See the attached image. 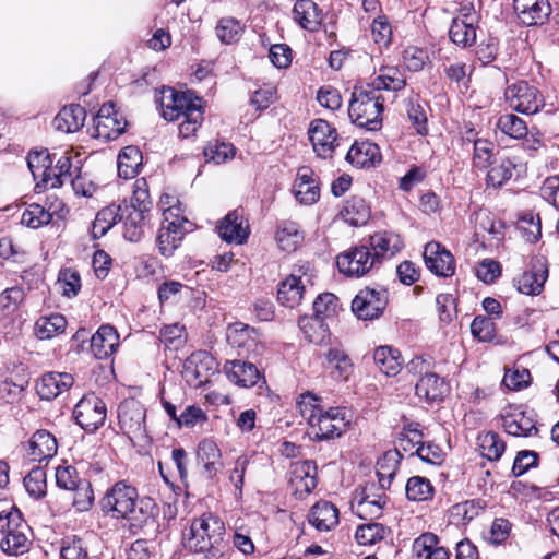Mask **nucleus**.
I'll use <instances>...</instances> for the list:
<instances>
[{
    "label": "nucleus",
    "mask_w": 559,
    "mask_h": 559,
    "mask_svg": "<svg viewBox=\"0 0 559 559\" xmlns=\"http://www.w3.org/2000/svg\"><path fill=\"white\" fill-rule=\"evenodd\" d=\"M304 290L305 286L302 284L301 277L292 274L278 285L277 300L283 306L294 308L300 304L304 296Z\"/></svg>",
    "instance_id": "35"
},
{
    "label": "nucleus",
    "mask_w": 559,
    "mask_h": 559,
    "mask_svg": "<svg viewBox=\"0 0 559 559\" xmlns=\"http://www.w3.org/2000/svg\"><path fill=\"white\" fill-rule=\"evenodd\" d=\"M373 359L379 370L388 377L399 374L404 362L401 353L391 346L378 347L373 353Z\"/></svg>",
    "instance_id": "34"
},
{
    "label": "nucleus",
    "mask_w": 559,
    "mask_h": 559,
    "mask_svg": "<svg viewBox=\"0 0 559 559\" xmlns=\"http://www.w3.org/2000/svg\"><path fill=\"white\" fill-rule=\"evenodd\" d=\"M326 368L337 373V377L347 380L354 370L350 357L342 348H330L325 353Z\"/></svg>",
    "instance_id": "42"
},
{
    "label": "nucleus",
    "mask_w": 559,
    "mask_h": 559,
    "mask_svg": "<svg viewBox=\"0 0 559 559\" xmlns=\"http://www.w3.org/2000/svg\"><path fill=\"white\" fill-rule=\"evenodd\" d=\"M29 526L26 530L17 528L8 536H3L0 547L3 552L10 556H20L28 551L31 540L28 538Z\"/></svg>",
    "instance_id": "40"
},
{
    "label": "nucleus",
    "mask_w": 559,
    "mask_h": 559,
    "mask_svg": "<svg viewBox=\"0 0 559 559\" xmlns=\"http://www.w3.org/2000/svg\"><path fill=\"white\" fill-rule=\"evenodd\" d=\"M369 242L377 263H380L381 259L395 255L404 246L401 236L392 231L377 233L370 237Z\"/></svg>",
    "instance_id": "23"
},
{
    "label": "nucleus",
    "mask_w": 559,
    "mask_h": 559,
    "mask_svg": "<svg viewBox=\"0 0 559 559\" xmlns=\"http://www.w3.org/2000/svg\"><path fill=\"white\" fill-rule=\"evenodd\" d=\"M138 490L126 481L116 483L103 497L100 504L105 513L124 519L135 506Z\"/></svg>",
    "instance_id": "7"
},
{
    "label": "nucleus",
    "mask_w": 559,
    "mask_h": 559,
    "mask_svg": "<svg viewBox=\"0 0 559 559\" xmlns=\"http://www.w3.org/2000/svg\"><path fill=\"white\" fill-rule=\"evenodd\" d=\"M377 264L374 255L368 246H357L336 259L338 271L348 277H361Z\"/></svg>",
    "instance_id": "8"
},
{
    "label": "nucleus",
    "mask_w": 559,
    "mask_h": 559,
    "mask_svg": "<svg viewBox=\"0 0 559 559\" xmlns=\"http://www.w3.org/2000/svg\"><path fill=\"white\" fill-rule=\"evenodd\" d=\"M298 325L310 343L322 345L330 338L329 324L319 317H302L299 319Z\"/></svg>",
    "instance_id": "36"
},
{
    "label": "nucleus",
    "mask_w": 559,
    "mask_h": 559,
    "mask_svg": "<svg viewBox=\"0 0 559 559\" xmlns=\"http://www.w3.org/2000/svg\"><path fill=\"white\" fill-rule=\"evenodd\" d=\"M308 521L320 532L331 531L338 524V510L332 502L321 500L310 509Z\"/></svg>",
    "instance_id": "24"
},
{
    "label": "nucleus",
    "mask_w": 559,
    "mask_h": 559,
    "mask_svg": "<svg viewBox=\"0 0 559 559\" xmlns=\"http://www.w3.org/2000/svg\"><path fill=\"white\" fill-rule=\"evenodd\" d=\"M67 320L62 314L53 313L40 317L35 323V333L40 340H49L64 332Z\"/></svg>",
    "instance_id": "44"
},
{
    "label": "nucleus",
    "mask_w": 559,
    "mask_h": 559,
    "mask_svg": "<svg viewBox=\"0 0 559 559\" xmlns=\"http://www.w3.org/2000/svg\"><path fill=\"white\" fill-rule=\"evenodd\" d=\"M253 333V329L241 322H237L228 326L226 337L231 347L238 349H250L255 343Z\"/></svg>",
    "instance_id": "45"
},
{
    "label": "nucleus",
    "mask_w": 559,
    "mask_h": 559,
    "mask_svg": "<svg viewBox=\"0 0 559 559\" xmlns=\"http://www.w3.org/2000/svg\"><path fill=\"white\" fill-rule=\"evenodd\" d=\"M157 512L155 501L150 497L136 498L135 506H132L130 514L124 519L129 520L133 526H142L154 520Z\"/></svg>",
    "instance_id": "41"
},
{
    "label": "nucleus",
    "mask_w": 559,
    "mask_h": 559,
    "mask_svg": "<svg viewBox=\"0 0 559 559\" xmlns=\"http://www.w3.org/2000/svg\"><path fill=\"white\" fill-rule=\"evenodd\" d=\"M20 527L26 530L27 524L16 507L11 506L9 509L0 511V533L3 536H8Z\"/></svg>",
    "instance_id": "55"
},
{
    "label": "nucleus",
    "mask_w": 559,
    "mask_h": 559,
    "mask_svg": "<svg viewBox=\"0 0 559 559\" xmlns=\"http://www.w3.org/2000/svg\"><path fill=\"white\" fill-rule=\"evenodd\" d=\"M225 369L228 379L243 388H251L260 380V372L251 362L234 360L227 362Z\"/></svg>",
    "instance_id": "29"
},
{
    "label": "nucleus",
    "mask_w": 559,
    "mask_h": 559,
    "mask_svg": "<svg viewBox=\"0 0 559 559\" xmlns=\"http://www.w3.org/2000/svg\"><path fill=\"white\" fill-rule=\"evenodd\" d=\"M225 535V525L218 518L203 515L193 520L183 533V545L206 559H230L234 550Z\"/></svg>",
    "instance_id": "1"
},
{
    "label": "nucleus",
    "mask_w": 559,
    "mask_h": 559,
    "mask_svg": "<svg viewBox=\"0 0 559 559\" xmlns=\"http://www.w3.org/2000/svg\"><path fill=\"white\" fill-rule=\"evenodd\" d=\"M412 549L417 559H450L449 550L439 546V537L430 532L419 535Z\"/></svg>",
    "instance_id": "25"
},
{
    "label": "nucleus",
    "mask_w": 559,
    "mask_h": 559,
    "mask_svg": "<svg viewBox=\"0 0 559 559\" xmlns=\"http://www.w3.org/2000/svg\"><path fill=\"white\" fill-rule=\"evenodd\" d=\"M164 223L160 226L157 245L160 253L165 257H169L180 245L185 236L183 224L186 221H169L174 216L171 207L164 210Z\"/></svg>",
    "instance_id": "12"
},
{
    "label": "nucleus",
    "mask_w": 559,
    "mask_h": 559,
    "mask_svg": "<svg viewBox=\"0 0 559 559\" xmlns=\"http://www.w3.org/2000/svg\"><path fill=\"white\" fill-rule=\"evenodd\" d=\"M388 305V292L384 288L366 287L352 301V310L360 320L379 318Z\"/></svg>",
    "instance_id": "9"
},
{
    "label": "nucleus",
    "mask_w": 559,
    "mask_h": 559,
    "mask_svg": "<svg viewBox=\"0 0 559 559\" xmlns=\"http://www.w3.org/2000/svg\"><path fill=\"white\" fill-rule=\"evenodd\" d=\"M501 421L506 432L514 437H532L538 432L534 417L520 407L510 406L501 415Z\"/></svg>",
    "instance_id": "14"
},
{
    "label": "nucleus",
    "mask_w": 559,
    "mask_h": 559,
    "mask_svg": "<svg viewBox=\"0 0 559 559\" xmlns=\"http://www.w3.org/2000/svg\"><path fill=\"white\" fill-rule=\"evenodd\" d=\"M386 503L384 490L376 484H367L352 502L354 512L361 519H378Z\"/></svg>",
    "instance_id": "10"
},
{
    "label": "nucleus",
    "mask_w": 559,
    "mask_h": 559,
    "mask_svg": "<svg viewBox=\"0 0 559 559\" xmlns=\"http://www.w3.org/2000/svg\"><path fill=\"white\" fill-rule=\"evenodd\" d=\"M548 276V270L545 264H534L531 270L525 271L518 280V290L526 295H538Z\"/></svg>",
    "instance_id": "32"
},
{
    "label": "nucleus",
    "mask_w": 559,
    "mask_h": 559,
    "mask_svg": "<svg viewBox=\"0 0 559 559\" xmlns=\"http://www.w3.org/2000/svg\"><path fill=\"white\" fill-rule=\"evenodd\" d=\"M142 153L139 147L130 145L126 146L118 155L117 168L121 178H133L139 174L142 166Z\"/></svg>",
    "instance_id": "38"
},
{
    "label": "nucleus",
    "mask_w": 559,
    "mask_h": 559,
    "mask_svg": "<svg viewBox=\"0 0 559 559\" xmlns=\"http://www.w3.org/2000/svg\"><path fill=\"white\" fill-rule=\"evenodd\" d=\"M24 487L29 496L39 499L46 495L47 481L46 472L35 467L24 477Z\"/></svg>",
    "instance_id": "56"
},
{
    "label": "nucleus",
    "mask_w": 559,
    "mask_h": 559,
    "mask_svg": "<svg viewBox=\"0 0 559 559\" xmlns=\"http://www.w3.org/2000/svg\"><path fill=\"white\" fill-rule=\"evenodd\" d=\"M123 212L120 206L110 205L100 210L92 224L94 239L103 237L118 221H121Z\"/></svg>",
    "instance_id": "39"
},
{
    "label": "nucleus",
    "mask_w": 559,
    "mask_h": 559,
    "mask_svg": "<svg viewBox=\"0 0 559 559\" xmlns=\"http://www.w3.org/2000/svg\"><path fill=\"white\" fill-rule=\"evenodd\" d=\"M497 128L514 140L525 138L528 130L526 122L514 114L501 115L497 120Z\"/></svg>",
    "instance_id": "49"
},
{
    "label": "nucleus",
    "mask_w": 559,
    "mask_h": 559,
    "mask_svg": "<svg viewBox=\"0 0 559 559\" xmlns=\"http://www.w3.org/2000/svg\"><path fill=\"white\" fill-rule=\"evenodd\" d=\"M384 535L385 528L382 524L368 523L357 527L355 538L359 545L371 546L382 540Z\"/></svg>",
    "instance_id": "57"
},
{
    "label": "nucleus",
    "mask_w": 559,
    "mask_h": 559,
    "mask_svg": "<svg viewBox=\"0 0 559 559\" xmlns=\"http://www.w3.org/2000/svg\"><path fill=\"white\" fill-rule=\"evenodd\" d=\"M297 409L309 425L312 424L313 419H316L320 411H323L319 405V397L310 392L300 395L299 400L297 401Z\"/></svg>",
    "instance_id": "62"
},
{
    "label": "nucleus",
    "mask_w": 559,
    "mask_h": 559,
    "mask_svg": "<svg viewBox=\"0 0 559 559\" xmlns=\"http://www.w3.org/2000/svg\"><path fill=\"white\" fill-rule=\"evenodd\" d=\"M293 19L309 32H316L322 23L320 10L312 0H297L293 8Z\"/></svg>",
    "instance_id": "28"
},
{
    "label": "nucleus",
    "mask_w": 559,
    "mask_h": 559,
    "mask_svg": "<svg viewBox=\"0 0 559 559\" xmlns=\"http://www.w3.org/2000/svg\"><path fill=\"white\" fill-rule=\"evenodd\" d=\"M162 116L167 121H179V135L189 138L193 135L203 121V109L197 104L190 93L177 92L173 87H165L159 99Z\"/></svg>",
    "instance_id": "2"
},
{
    "label": "nucleus",
    "mask_w": 559,
    "mask_h": 559,
    "mask_svg": "<svg viewBox=\"0 0 559 559\" xmlns=\"http://www.w3.org/2000/svg\"><path fill=\"white\" fill-rule=\"evenodd\" d=\"M159 338L166 347L177 349L186 342L185 326L179 324L165 325L159 331Z\"/></svg>",
    "instance_id": "63"
},
{
    "label": "nucleus",
    "mask_w": 559,
    "mask_h": 559,
    "mask_svg": "<svg viewBox=\"0 0 559 559\" xmlns=\"http://www.w3.org/2000/svg\"><path fill=\"white\" fill-rule=\"evenodd\" d=\"M338 298L332 293L319 295L313 301V316L323 320L332 319L337 309Z\"/></svg>",
    "instance_id": "60"
},
{
    "label": "nucleus",
    "mask_w": 559,
    "mask_h": 559,
    "mask_svg": "<svg viewBox=\"0 0 559 559\" xmlns=\"http://www.w3.org/2000/svg\"><path fill=\"white\" fill-rule=\"evenodd\" d=\"M289 483L299 498L309 495L317 486V465L313 461H299L290 466Z\"/></svg>",
    "instance_id": "16"
},
{
    "label": "nucleus",
    "mask_w": 559,
    "mask_h": 559,
    "mask_svg": "<svg viewBox=\"0 0 559 559\" xmlns=\"http://www.w3.org/2000/svg\"><path fill=\"white\" fill-rule=\"evenodd\" d=\"M383 97L370 86L355 87L348 106L352 121L370 131L379 130L382 126Z\"/></svg>",
    "instance_id": "3"
},
{
    "label": "nucleus",
    "mask_w": 559,
    "mask_h": 559,
    "mask_svg": "<svg viewBox=\"0 0 559 559\" xmlns=\"http://www.w3.org/2000/svg\"><path fill=\"white\" fill-rule=\"evenodd\" d=\"M405 85L406 79L404 73L393 66L381 67L372 82L367 84V86L374 88L378 93L382 90L399 92L403 90Z\"/></svg>",
    "instance_id": "31"
},
{
    "label": "nucleus",
    "mask_w": 559,
    "mask_h": 559,
    "mask_svg": "<svg viewBox=\"0 0 559 559\" xmlns=\"http://www.w3.org/2000/svg\"><path fill=\"white\" fill-rule=\"evenodd\" d=\"M514 167L509 158L493 163L487 174V185L493 188L501 187L512 177Z\"/></svg>",
    "instance_id": "52"
},
{
    "label": "nucleus",
    "mask_w": 559,
    "mask_h": 559,
    "mask_svg": "<svg viewBox=\"0 0 559 559\" xmlns=\"http://www.w3.org/2000/svg\"><path fill=\"white\" fill-rule=\"evenodd\" d=\"M294 193L297 201L305 205H311L319 200L320 188L311 168L302 166L298 169L294 183Z\"/></svg>",
    "instance_id": "22"
},
{
    "label": "nucleus",
    "mask_w": 559,
    "mask_h": 559,
    "mask_svg": "<svg viewBox=\"0 0 559 559\" xmlns=\"http://www.w3.org/2000/svg\"><path fill=\"white\" fill-rule=\"evenodd\" d=\"M51 219L52 214L50 212L46 211L41 205L33 203L24 210L21 223L29 228L37 229L49 224Z\"/></svg>",
    "instance_id": "53"
},
{
    "label": "nucleus",
    "mask_w": 559,
    "mask_h": 559,
    "mask_svg": "<svg viewBox=\"0 0 559 559\" xmlns=\"http://www.w3.org/2000/svg\"><path fill=\"white\" fill-rule=\"evenodd\" d=\"M275 239L283 251L293 252L300 245L304 236L296 222L282 221L277 224Z\"/></svg>",
    "instance_id": "37"
},
{
    "label": "nucleus",
    "mask_w": 559,
    "mask_h": 559,
    "mask_svg": "<svg viewBox=\"0 0 559 559\" xmlns=\"http://www.w3.org/2000/svg\"><path fill=\"white\" fill-rule=\"evenodd\" d=\"M132 212L144 215L152 207V201L148 193L147 182L145 179H138L134 183V190L131 198Z\"/></svg>",
    "instance_id": "59"
},
{
    "label": "nucleus",
    "mask_w": 559,
    "mask_h": 559,
    "mask_svg": "<svg viewBox=\"0 0 559 559\" xmlns=\"http://www.w3.org/2000/svg\"><path fill=\"white\" fill-rule=\"evenodd\" d=\"M119 346V334L109 324H104L91 337V352L96 359H106L111 356Z\"/></svg>",
    "instance_id": "21"
},
{
    "label": "nucleus",
    "mask_w": 559,
    "mask_h": 559,
    "mask_svg": "<svg viewBox=\"0 0 559 559\" xmlns=\"http://www.w3.org/2000/svg\"><path fill=\"white\" fill-rule=\"evenodd\" d=\"M146 411L136 400H126L118 407V423L120 429L132 443L145 441L147 438Z\"/></svg>",
    "instance_id": "5"
},
{
    "label": "nucleus",
    "mask_w": 559,
    "mask_h": 559,
    "mask_svg": "<svg viewBox=\"0 0 559 559\" xmlns=\"http://www.w3.org/2000/svg\"><path fill=\"white\" fill-rule=\"evenodd\" d=\"M513 9L521 23L527 26L544 24L551 14L548 0H514Z\"/></svg>",
    "instance_id": "17"
},
{
    "label": "nucleus",
    "mask_w": 559,
    "mask_h": 559,
    "mask_svg": "<svg viewBox=\"0 0 559 559\" xmlns=\"http://www.w3.org/2000/svg\"><path fill=\"white\" fill-rule=\"evenodd\" d=\"M197 456L210 477L217 473L221 451L214 441L210 439L202 440L198 445Z\"/></svg>",
    "instance_id": "43"
},
{
    "label": "nucleus",
    "mask_w": 559,
    "mask_h": 559,
    "mask_svg": "<svg viewBox=\"0 0 559 559\" xmlns=\"http://www.w3.org/2000/svg\"><path fill=\"white\" fill-rule=\"evenodd\" d=\"M347 421L345 412L340 407H331L328 411H320L313 419L310 427L316 430L314 438L318 440H328L341 437L346 430Z\"/></svg>",
    "instance_id": "11"
},
{
    "label": "nucleus",
    "mask_w": 559,
    "mask_h": 559,
    "mask_svg": "<svg viewBox=\"0 0 559 559\" xmlns=\"http://www.w3.org/2000/svg\"><path fill=\"white\" fill-rule=\"evenodd\" d=\"M478 441L481 455L489 461L499 460L506 450V443L496 432L481 435Z\"/></svg>",
    "instance_id": "51"
},
{
    "label": "nucleus",
    "mask_w": 559,
    "mask_h": 559,
    "mask_svg": "<svg viewBox=\"0 0 559 559\" xmlns=\"http://www.w3.org/2000/svg\"><path fill=\"white\" fill-rule=\"evenodd\" d=\"M58 450L53 435L47 430H37L28 441L27 457L33 462L41 463L52 459Z\"/></svg>",
    "instance_id": "20"
},
{
    "label": "nucleus",
    "mask_w": 559,
    "mask_h": 559,
    "mask_svg": "<svg viewBox=\"0 0 559 559\" xmlns=\"http://www.w3.org/2000/svg\"><path fill=\"white\" fill-rule=\"evenodd\" d=\"M403 455L399 449L389 450L377 462V476L380 490L389 489L399 469Z\"/></svg>",
    "instance_id": "30"
},
{
    "label": "nucleus",
    "mask_w": 559,
    "mask_h": 559,
    "mask_svg": "<svg viewBox=\"0 0 559 559\" xmlns=\"http://www.w3.org/2000/svg\"><path fill=\"white\" fill-rule=\"evenodd\" d=\"M341 214L344 221L352 226H360L366 224L370 216L368 206L360 198H353L348 200L345 203Z\"/></svg>",
    "instance_id": "47"
},
{
    "label": "nucleus",
    "mask_w": 559,
    "mask_h": 559,
    "mask_svg": "<svg viewBox=\"0 0 559 559\" xmlns=\"http://www.w3.org/2000/svg\"><path fill=\"white\" fill-rule=\"evenodd\" d=\"M85 109L80 105L63 107L55 117L53 126L57 130L71 133L83 127L85 121Z\"/></svg>",
    "instance_id": "33"
},
{
    "label": "nucleus",
    "mask_w": 559,
    "mask_h": 559,
    "mask_svg": "<svg viewBox=\"0 0 559 559\" xmlns=\"http://www.w3.org/2000/svg\"><path fill=\"white\" fill-rule=\"evenodd\" d=\"M416 395L428 402L441 401L449 392L444 379L432 372H426L416 383Z\"/></svg>",
    "instance_id": "27"
},
{
    "label": "nucleus",
    "mask_w": 559,
    "mask_h": 559,
    "mask_svg": "<svg viewBox=\"0 0 559 559\" xmlns=\"http://www.w3.org/2000/svg\"><path fill=\"white\" fill-rule=\"evenodd\" d=\"M219 237L227 242L242 245L249 236V225L238 210L229 212L218 226Z\"/></svg>",
    "instance_id": "18"
},
{
    "label": "nucleus",
    "mask_w": 559,
    "mask_h": 559,
    "mask_svg": "<svg viewBox=\"0 0 559 559\" xmlns=\"http://www.w3.org/2000/svg\"><path fill=\"white\" fill-rule=\"evenodd\" d=\"M405 492L408 500L421 502L432 499L435 488L428 478L413 476L406 483Z\"/></svg>",
    "instance_id": "46"
},
{
    "label": "nucleus",
    "mask_w": 559,
    "mask_h": 559,
    "mask_svg": "<svg viewBox=\"0 0 559 559\" xmlns=\"http://www.w3.org/2000/svg\"><path fill=\"white\" fill-rule=\"evenodd\" d=\"M471 332L480 342H490L496 336V326L492 319L477 316L471 324Z\"/></svg>",
    "instance_id": "61"
},
{
    "label": "nucleus",
    "mask_w": 559,
    "mask_h": 559,
    "mask_svg": "<svg viewBox=\"0 0 559 559\" xmlns=\"http://www.w3.org/2000/svg\"><path fill=\"white\" fill-rule=\"evenodd\" d=\"M450 39L457 46H472L476 40V31L471 23L462 19H453L449 29Z\"/></svg>",
    "instance_id": "50"
},
{
    "label": "nucleus",
    "mask_w": 559,
    "mask_h": 559,
    "mask_svg": "<svg viewBox=\"0 0 559 559\" xmlns=\"http://www.w3.org/2000/svg\"><path fill=\"white\" fill-rule=\"evenodd\" d=\"M309 139L318 156L332 157L337 140L336 129L323 119H316L309 128Z\"/></svg>",
    "instance_id": "15"
},
{
    "label": "nucleus",
    "mask_w": 559,
    "mask_h": 559,
    "mask_svg": "<svg viewBox=\"0 0 559 559\" xmlns=\"http://www.w3.org/2000/svg\"><path fill=\"white\" fill-rule=\"evenodd\" d=\"M407 116L412 126L419 135L428 134V120L425 108L417 102L409 100Z\"/></svg>",
    "instance_id": "64"
},
{
    "label": "nucleus",
    "mask_w": 559,
    "mask_h": 559,
    "mask_svg": "<svg viewBox=\"0 0 559 559\" xmlns=\"http://www.w3.org/2000/svg\"><path fill=\"white\" fill-rule=\"evenodd\" d=\"M504 100L512 110L524 115H534L545 105L538 88L523 80L506 87Z\"/></svg>",
    "instance_id": "4"
},
{
    "label": "nucleus",
    "mask_w": 559,
    "mask_h": 559,
    "mask_svg": "<svg viewBox=\"0 0 559 559\" xmlns=\"http://www.w3.org/2000/svg\"><path fill=\"white\" fill-rule=\"evenodd\" d=\"M242 31L240 22L233 17L221 19L215 28L217 38L224 44L239 40Z\"/></svg>",
    "instance_id": "54"
},
{
    "label": "nucleus",
    "mask_w": 559,
    "mask_h": 559,
    "mask_svg": "<svg viewBox=\"0 0 559 559\" xmlns=\"http://www.w3.org/2000/svg\"><path fill=\"white\" fill-rule=\"evenodd\" d=\"M346 160L357 168H369L380 162V150L368 141L355 142L346 154Z\"/></svg>",
    "instance_id": "26"
},
{
    "label": "nucleus",
    "mask_w": 559,
    "mask_h": 559,
    "mask_svg": "<svg viewBox=\"0 0 559 559\" xmlns=\"http://www.w3.org/2000/svg\"><path fill=\"white\" fill-rule=\"evenodd\" d=\"M94 127L96 138L111 141L124 132L127 121L121 116L116 115L95 122Z\"/></svg>",
    "instance_id": "48"
},
{
    "label": "nucleus",
    "mask_w": 559,
    "mask_h": 559,
    "mask_svg": "<svg viewBox=\"0 0 559 559\" xmlns=\"http://www.w3.org/2000/svg\"><path fill=\"white\" fill-rule=\"evenodd\" d=\"M203 153L206 160L222 164L235 156V147L230 143L214 141L207 143Z\"/></svg>",
    "instance_id": "58"
},
{
    "label": "nucleus",
    "mask_w": 559,
    "mask_h": 559,
    "mask_svg": "<svg viewBox=\"0 0 559 559\" xmlns=\"http://www.w3.org/2000/svg\"><path fill=\"white\" fill-rule=\"evenodd\" d=\"M106 415V404L94 393L83 395L73 409L76 424L87 432H94L102 427Z\"/></svg>",
    "instance_id": "6"
},
{
    "label": "nucleus",
    "mask_w": 559,
    "mask_h": 559,
    "mask_svg": "<svg viewBox=\"0 0 559 559\" xmlns=\"http://www.w3.org/2000/svg\"><path fill=\"white\" fill-rule=\"evenodd\" d=\"M72 374L67 372H47L37 382V394L41 400L51 401L73 385Z\"/></svg>",
    "instance_id": "19"
},
{
    "label": "nucleus",
    "mask_w": 559,
    "mask_h": 559,
    "mask_svg": "<svg viewBox=\"0 0 559 559\" xmlns=\"http://www.w3.org/2000/svg\"><path fill=\"white\" fill-rule=\"evenodd\" d=\"M424 261L428 270L440 277H450L455 271L453 255L439 242L431 241L425 246Z\"/></svg>",
    "instance_id": "13"
}]
</instances>
